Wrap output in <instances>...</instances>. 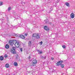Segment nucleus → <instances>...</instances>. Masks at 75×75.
Wrapping results in <instances>:
<instances>
[{"mask_svg":"<svg viewBox=\"0 0 75 75\" xmlns=\"http://www.w3.org/2000/svg\"><path fill=\"white\" fill-rule=\"evenodd\" d=\"M33 37H35L37 39H40V35L38 33H34L33 34Z\"/></svg>","mask_w":75,"mask_h":75,"instance_id":"obj_2","label":"nucleus"},{"mask_svg":"<svg viewBox=\"0 0 75 75\" xmlns=\"http://www.w3.org/2000/svg\"><path fill=\"white\" fill-rule=\"evenodd\" d=\"M11 52L12 54H16V47H12V48L11 49Z\"/></svg>","mask_w":75,"mask_h":75,"instance_id":"obj_3","label":"nucleus"},{"mask_svg":"<svg viewBox=\"0 0 75 75\" xmlns=\"http://www.w3.org/2000/svg\"><path fill=\"white\" fill-rule=\"evenodd\" d=\"M37 60L36 59L33 60L32 61V64L33 65V66H34L35 65L37 64Z\"/></svg>","mask_w":75,"mask_h":75,"instance_id":"obj_4","label":"nucleus"},{"mask_svg":"<svg viewBox=\"0 0 75 75\" xmlns=\"http://www.w3.org/2000/svg\"><path fill=\"white\" fill-rule=\"evenodd\" d=\"M13 75H15V74H12Z\"/></svg>","mask_w":75,"mask_h":75,"instance_id":"obj_37","label":"nucleus"},{"mask_svg":"<svg viewBox=\"0 0 75 75\" xmlns=\"http://www.w3.org/2000/svg\"><path fill=\"white\" fill-rule=\"evenodd\" d=\"M50 9H51V10H52V8H50Z\"/></svg>","mask_w":75,"mask_h":75,"instance_id":"obj_32","label":"nucleus"},{"mask_svg":"<svg viewBox=\"0 0 75 75\" xmlns=\"http://www.w3.org/2000/svg\"><path fill=\"white\" fill-rule=\"evenodd\" d=\"M31 72V71H29V73H30V72Z\"/></svg>","mask_w":75,"mask_h":75,"instance_id":"obj_34","label":"nucleus"},{"mask_svg":"<svg viewBox=\"0 0 75 75\" xmlns=\"http://www.w3.org/2000/svg\"><path fill=\"white\" fill-rule=\"evenodd\" d=\"M9 64H6L5 65L6 68H8L9 67Z\"/></svg>","mask_w":75,"mask_h":75,"instance_id":"obj_16","label":"nucleus"},{"mask_svg":"<svg viewBox=\"0 0 75 75\" xmlns=\"http://www.w3.org/2000/svg\"><path fill=\"white\" fill-rule=\"evenodd\" d=\"M63 62H64V61L62 60L60 61L59 62H58L57 63V66H59V65H60L61 67L63 68H64V64H62V63H63Z\"/></svg>","mask_w":75,"mask_h":75,"instance_id":"obj_1","label":"nucleus"},{"mask_svg":"<svg viewBox=\"0 0 75 75\" xmlns=\"http://www.w3.org/2000/svg\"><path fill=\"white\" fill-rule=\"evenodd\" d=\"M37 51L38 52V53L39 54H41L42 53V51H40V50H37Z\"/></svg>","mask_w":75,"mask_h":75,"instance_id":"obj_11","label":"nucleus"},{"mask_svg":"<svg viewBox=\"0 0 75 75\" xmlns=\"http://www.w3.org/2000/svg\"><path fill=\"white\" fill-rule=\"evenodd\" d=\"M12 41L13 43V44H14L15 45H16V43L17 42V40H12Z\"/></svg>","mask_w":75,"mask_h":75,"instance_id":"obj_10","label":"nucleus"},{"mask_svg":"<svg viewBox=\"0 0 75 75\" xmlns=\"http://www.w3.org/2000/svg\"><path fill=\"white\" fill-rule=\"evenodd\" d=\"M55 7H57V6H56V5H55Z\"/></svg>","mask_w":75,"mask_h":75,"instance_id":"obj_38","label":"nucleus"},{"mask_svg":"<svg viewBox=\"0 0 75 75\" xmlns=\"http://www.w3.org/2000/svg\"><path fill=\"white\" fill-rule=\"evenodd\" d=\"M0 20H2V18H0Z\"/></svg>","mask_w":75,"mask_h":75,"instance_id":"obj_33","label":"nucleus"},{"mask_svg":"<svg viewBox=\"0 0 75 75\" xmlns=\"http://www.w3.org/2000/svg\"><path fill=\"white\" fill-rule=\"evenodd\" d=\"M62 47H63V48L65 49V45L62 46Z\"/></svg>","mask_w":75,"mask_h":75,"instance_id":"obj_23","label":"nucleus"},{"mask_svg":"<svg viewBox=\"0 0 75 75\" xmlns=\"http://www.w3.org/2000/svg\"><path fill=\"white\" fill-rule=\"evenodd\" d=\"M65 4L67 6H69V4L67 2H66L65 3Z\"/></svg>","mask_w":75,"mask_h":75,"instance_id":"obj_17","label":"nucleus"},{"mask_svg":"<svg viewBox=\"0 0 75 75\" xmlns=\"http://www.w3.org/2000/svg\"><path fill=\"white\" fill-rule=\"evenodd\" d=\"M29 59H31V57H30V56H29V58H28Z\"/></svg>","mask_w":75,"mask_h":75,"instance_id":"obj_30","label":"nucleus"},{"mask_svg":"<svg viewBox=\"0 0 75 75\" xmlns=\"http://www.w3.org/2000/svg\"><path fill=\"white\" fill-rule=\"evenodd\" d=\"M25 36H27V34H25Z\"/></svg>","mask_w":75,"mask_h":75,"instance_id":"obj_31","label":"nucleus"},{"mask_svg":"<svg viewBox=\"0 0 75 75\" xmlns=\"http://www.w3.org/2000/svg\"><path fill=\"white\" fill-rule=\"evenodd\" d=\"M3 4V3L1 1H0V6H1Z\"/></svg>","mask_w":75,"mask_h":75,"instance_id":"obj_21","label":"nucleus"},{"mask_svg":"<svg viewBox=\"0 0 75 75\" xmlns=\"http://www.w3.org/2000/svg\"><path fill=\"white\" fill-rule=\"evenodd\" d=\"M14 64L15 66L17 67L18 65L17 63L16 62H15V63H14Z\"/></svg>","mask_w":75,"mask_h":75,"instance_id":"obj_20","label":"nucleus"},{"mask_svg":"<svg viewBox=\"0 0 75 75\" xmlns=\"http://www.w3.org/2000/svg\"><path fill=\"white\" fill-rule=\"evenodd\" d=\"M9 44L11 45H13V40H10L9 41Z\"/></svg>","mask_w":75,"mask_h":75,"instance_id":"obj_9","label":"nucleus"},{"mask_svg":"<svg viewBox=\"0 0 75 75\" xmlns=\"http://www.w3.org/2000/svg\"><path fill=\"white\" fill-rule=\"evenodd\" d=\"M14 35H15V37H19V35H20L19 34H16V33L14 34Z\"/></svg>","mask_w":75,"mask_h":75,"instance_id":"obj_14","label":"nucleus"},{"mask_svg":"<svg viewBox=\"0 0 75 75\" xmlns=\"http://www.w3.org/2000/svg\"><path fill=\"white\" fill-rule=\"evenodd\" d=\"M9 47H10V46H9V45H8V44H7L5 46L6 48V49H8L9 48Z\"/></svg>","mask_w":75,"mask_h":75,"instance_id":"obj_13","label":"nucleus"},{"mask_svg":"<svg viewBox=\"0 0 75 75\" xmlns=\"http://www.w3.org/2000/svg\"><path fill=\"white\" fill-rule=\"evenodd\" d=\"M4 59V58H3V57H0V60H1V61H3Z\"/></svg>","mask_w":75,"mask_h":75,"instance_id":"obj_18","label":"nucleus"},{"mask_svg":"<svg viewBox=\"0 0 75 75\" xmlns=\"http://www.w3.org/2000/svg\"><path fill=\"white\" fill-rule=\"evenodd\" d=\"M31 41H29L28 42V46L30 47L31 45Z\"/></svg>","mask_w":75,"mask_h":75,"instance_id":"obj_15","label":"nucleus"},{"mask_svg":"<svg viewBox=\"0 0 75 75\" xmlns=\"http://www.w3.org/2000/svg\"><path fill=\"white\" fill-rule=\"evenodd\" d=\"M42 42L41 41L40 42V45H42Z\"/></svg>","mask_w":75,"mask_h":75,"instance_id":"obj_24","label":"nucleus"},{"mask_svg":"<svg viewBox=\"0 0 75 75\" xmlns=\"http://www.w3.org/2000/svg\"><path fill=\"white\" fill-rule=\"evenodd\" d=\"M2 20H3H3H4V19H2Z\"/></svg>","mask_w":75,"mask_h":75,"instance_id":"obj_36","label":"nucleus"},{"mask_svg":"<svg viewBox=\"0 0 75 75\" xmlns=\"http://www.w3.org/2000/svg\"><path fill=\"white\" fill-rule=\"evenodd\" d=\"M49 24H50V25H51V24H52V23L51 22L49 23Z\"/></svg>","mask_w":75,"mask_h":75,"instance_id":"obj_26","label":"nucleus"},{"mask_svg":"<svg viewBox=\"0 0 75 75\" xmlns=\"http://www.w3.org/2000/svg\"><path fill=\"white\" fill-rule=\"evenodd\" d=\"M19 37L21 38H22V39H24L25 38V36L23 35H19Z\"/></svg>","mask_w":75,"mask_h":75,"instance_id":"obj_8","label":"nucleus"},{"mask_svg":"<svg viewBox=\"0 0 75 75\" xmlns=\"http://www.w3.org/2000/svg\"><path fill=\"white\" fill-rule=\"evenodd\" d=\"M51 59H52V60H53V59H54V58L52 57V58H51Z\"/></svg>","mask_w":75,"mask_h":75,"instance_id":"obj_29","label":"nucleus"},{"mask_svg":"<svg viewBox=\"0 0 75 75\" xmlns=\"http://www.w3.org/2000/svg\"><path fill=\"white\" fill-rule=\"evenodd\" d=\"M8 56L7 55H6V54H5L4 55V57L5 58H7V57Z\"/></svg>","mask_w":75,"mask_h":75,"instance_id":"obj_25","label":"nucleus"},{"mask_svg":"<svg viewBox=\"0 0 75 75\" xmlns=\"http://www.w3.org/2000/svg\"><path fill=\"white\" fill-rule=\"evenodd\" d=\"M8 26H9V25H8V24L7 25Z\"/></svg>","mask_w":75,"mask_h":75,"instance_id":"obj_35","label":"nucleus"},{"mask_svg":"<svg viewBox=\"0 0 75 75\" xmlns=\"http://www.w3.org/2000/svg\"><path fill=\"white\" fill-rule=\"evenodd\" d=\"M20 51H23V49H22V48H21L20 49Z\"/></svg>","mask_w":75,"mask_h":75,"instance_id":"obj_28","label":"nucleus"},{"mask_svg":"<svg viewBox=\"0 0 75 75\" xmlns=\"http://www.w3.org/2000/svg\"><path fill=\"white\" fill-rule=\"evenodd\" d=\"M44 30L46 31H49V30H50V28L47 26H44Z\"/></svg>","mask_w":75,"mask_h":75,"instance_id":"obj_5","label":"nucleus"},{"mask_svg":"<svg viewBox=\"0 0 75 75\" xmlns=\"http://www.w3.org/2000/svg\"><path fill=\"white\" fill-rule=\"evenodd\" d=\"M18 56L17 55V56L16 57V58L18 59Z\"/></svg>","mask_w":75,"mask_h":75,"instance_id":"obj_27","label":"nucleus"},{"mask_svg":"<svg viewBox=\"0 0 75 75\" xmlns=\"http://www.w3.org/2000/svg\"><path fill=\"white\" fill-rule=\"evenodd\" d=\"M11 7H9L8 8V11H10V10H11Z\"/></svg>","mask_w":75,"mask_h":75,"instance_id":"obj_22","label":"nucleus"},{"mask_svg":"<svg viewBox=\"0 0 75 75\" xmlns=\"http://www.w3.org/2000/svg\"><path fill=\"white\" fill-rule=\"evenodd\" d=\"M70 16L71 18H74L75 17V14L73 13H72L70 15Z\"/></svg>","mask_w":75,"mask_h":75,"instance_id":"obj_7","label":"nucleus"},{"mask_svg":"<svg viewBox=\"0 0 75 75\" xmlns=\"http://www.w3.org/2000/svg\"><path fill=\"white\" fill-rule=\"evenodd\" d=\"M48 20L47 19H46L44 21V22L45 23H47L48 22Z\"/></svg>","mask_w":75,"mask_h":75,"instance_id":"obj_19","label":"nucleus"},{"mask_svg":"<svg viewBox=\"0 0 75 75\" xmlns=\"http://www.w3.org/2000/svg\"><path fill=\"white\" fill-rule=\"evenodd\" d=\"M46 56L44 57L43 56L41 55L40 56V58H42V59H46Z\"/></svg>","mask_w":75,"mask_h":75,"instance_id":"obj_12","label":"nucleus"},{"mask_svg":"<svg viewBox=\"0 0 75 75\" xmlns=\"http://www.w3.org/2000/svg\"><path fill=\"white\" fill-rule=\"evenodd\" d=\"M19 42H17L16 43L15 45V47H17V48L19 47V46H20V44H19Z\"/></svg>","mask_w":75,"mask_h":75,"instance_id":"obj_6","label":"nucleus"}]
</instances>
